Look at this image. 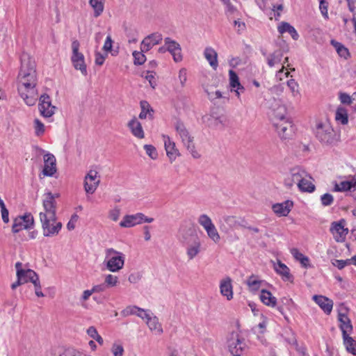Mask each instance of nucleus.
<instances>
[{"mask_svg":"<svg viewBox=\"0 0 356 356\" xmlns=\"http://www.w3.org/2000/svg\"><path fill=\"white\" fill-rule=\"evenodd\" d=\"M104 0H89L90 5L94 10V17H98L104 11Z\"/></svg>","mask_w":356,"mask_h":356,"instance_id":"nucleus-39","label":"nucleus"},{"mask_svg":"<svg viewBox=\"0 0 356 356\" xmlns=\"http://www.w3.org/2000/svg\"><path fill=\"white\" fill-rule=\"evenodd\" d=\"M229 85L232 88L241 89V91H245V88L241 84L237 74L232 70L229 71Z\"/></svg>","mask_w":356,"mask_h":356,"instance_id":"nucleus-37","label":"nucleus"},{"mask_svg":"<svg viewBox=\"0 0 356 356\" xmlns=\"http://www.w3.org/2000/svg\"><path fill=\"white\" fill-rule=\"evenodd\" d=\"M315 135L318 141L327 146H336L340 141V135L337 134L329 123H318Z\"/></svg>","mask_w":356,"mask_h":356,"instance_id":"nucleus-2","label":"nucleus"},{"mask_svg":"<svg viewBox=\"0 0 356 356\" xmlns=\"http://www.w3.org/2000/svg\"><path fill=\"white\" fill-rule=\"evenodd\" d=\"M312 299L327 314H330L332 310L333 301L321 295H314Z\"/></svg>","mask_w":356,"mask_h":356,"instance_id":"nucleus-21","label":"nucleus"},{"mask_svg":"<svg viewBox=\"0 0 356 356\" xmlns=\"http://www.w3.org/2000/svg\"><path fill=\"white\" fill-rule=\"evenodd\" d=\"M227 344L229 350L233 356H241L245 348V343L238 334L232 332L227 340Z\"/></svg>","mask_w":356,"mask_h":356,"instance_id":"nucleus-10","label":"nucleus"},{"mask_svg":"<svg viewBox=\"0 0 356 356\" xmlns=\"http://www.w3.org/2000/svg\"><path fill=\"white\" fill-rule=\"evenodd\" d=\"M338 321L340 322L339 328L341 330L342 336L348 335L353 332V325L346 313L339 312Z\"/></svg>","mask_w":356,"mask_h":356,"instance_id":"nucleus-22","label":"nucleus"},{"mask_svg":"<svg viewBox=\"0 0 356 356\" xmlns=\"http://www.w3.org/2000/svg\"><path fill=\"white\" fill-rule=\"evenodd\" d=\"M204 56L211 67L213 70H216L218 66L217 52L212 47H206Z\"/></svg>","mask_w":356,"mask_h":356,"instance_id":"nucleus-30","label":"nucleus"},{"mask_svg":"<svg viewBox=\"0 0 356 356\" xmlns=\"http://www.w3.org/2000/svg\"><path fill=\"white\" fill-rule=\"evenodd\" d=\"M198 223L205 229L208 236L214 242L218 243L220 236L211 219L207 214H201L198 219Z\"/></svg>","mask_w":356,"mask_h":356,"instance_id":"nucleus-7","label":"nucleus"},{"mask_svg":"<svg viewBox=\"0 0 356 356\" xmlns=\"http://www.w3.org/2000/svg\"><path fill=\"white\" fill-rule=\"evenodd\" d=\"M118 282V278L117 276L108 274L105 277L104 283L107 285V287H113L116 286Z\"/></svg>","mask_w":356,"mask_h":356,"instance_id":"nucleus-52","label":"nucleus"},{"mask_svg":"<svg viewBox=\"0 0 356 356\" xmlns=\"http://www.w3.org/2000/svg\"><path fill=\"white\" fill-rule=\"evenodd\" d=\"M278 31L282 34L288 32L292 38L296 40L299 38V35L295 28L288 22H281L278 26Z\"/></svg>","mask_w":356,"mask_h":356,"instance_id":"nucleus-32","label":"nucleus"},{"mask_svg":"<svg viewBox=\"0 0 356 356\" xmlns=\"http://www.w3.org/2000/svg\"><path fill=\"white\" fill-rule=\"evenodd\" d=\"M335 120L343 125L348 124V117L346 109L343 107H339L336 111Z\"/></svg>","mask_w":356,"mask_h":356,"instance_id":"nucleus-38","label":"nucleus"},{"mask_svg":"<svg viewBox=\"0 0 356 356\" xmlns=\"http://www.w3.org/2000/svg\"><path fill=\"white\" fill-rule=\"evenodd\" d=\"M220 293L230 300L233 298L232 279L229 277L222 280L220 283Z\"/></svg>","mask_w":356,"mask_h":356,"instance_id":"nucleus-24","label":"nucleus"},{"mask_svg":"<svg viewBox=\"0 0 356 356\" xmlns=\"http://www.w3.org/2000/svg\"><path fill=\"white\" fill-rule=\"evenodd\" d=\"M179 238L185 245H190L200 240L195 229L192 227L181 226L179 230Z\"/></svg>","mask_w":356,"mask_h":356,"instance_id":"nucleus-12","label":"nucleus"},{"mask_svg":"<svg viewBox=\"0 0 356 356\" xmlns=\"http://www.w3.org/2000/svg\"><path fill=\"white\" fill-rule=\"evenodd\" d=\"M34 127L36 136H40L44 133V125L40 120H34Z\"/></svg>","mask_w":356,"mask_h":356,"instance_id":"nucleus-50","label":"nucleus"},{"mask_svg":"<svg viewBox=\"0 0 356 356\" xmlns=\"http://www.w3.org/2000/svg\"><path fill=\"white\" fill-rule=\"evenodd\" d=\"M356 189V179L353 178L350 181H343L340 183L335 182L333 191L345 192L355 191Z\"/></svg>","mask_w":356,"mask_h":356,"instance_id":"nucleus-26","label":"nucleus"},{"mask_svg":"<svg viewBox=\"0 0 356 356\" xmlns=\"http://www.w3.org/2000/svg\"><path fill=\"white\" fill-rule=\"evenodd\" d=\"M120 211L118 208H115L109 212V218L113 221H117L119 218Z\"/></svg>","mask_w":356,"mask_h":356,"instance_id":"nucleus-64","label":"nucleus"},{"mask_svg":"<svg viewBox=\"0 0 356 356\" xmlns=\"http://www.w3.org/2000/svg\"><path fill=\"white\" fill-rule=\"evenodd\" d=\"M79 216L76 213H74L70 220L67 224V228L68 230L71 231L75 228V224L78 221Z\"/></svg>","mask_w":356,"mask_h":356,"instance_id":"nucleus-57","label":"nucleus"},{"mask_svg":"<svg viewBox=\"0 0 356 356\" xmlns=\"http://www.w3.org/2000/svg\"><path fill=\"white\" fill-rule=\"evenodd\" d=\"M260 299L264 305L269 307H273L277 303L276 298L273 296L272 293L266 289L261 291Z\"/></svg>","mask_w":356,"mask_h":356,"instance_id":"nucleus-31","label":"nucleus"},{"mask_svg":"<svg viewBox=\"0 0 356 356\" xmlns=\"http://www.w3.org/2000/svg\"><path fill=\"white\" fill-rule=\"evenodd\" d=\"M143 51H135L133 52V57H134V63L136 65H143L145 60L146 57L143 53Z\"/></svg>","mask_w":356,"mask_h":356,"instance_id":"nucleus-48","label":"nucleus"},{"mask_svg":"<svg viewBox=\"0 0 356 356\" xmlns=\"http://www.w3.org/2000/svg\"><path fill=\"white\" fill-rule=\"evenodd\" d=\"M128 127L131 134L136 138L142 139L145 137V134L142 125L136 118H132L128 123Z\"/></svg>","mask_w":356,"mask_h":356,"instance_id":"nucleus-28","label":"nucleus"},{"mask_svg":"<svg viewBox=\"0 0 356 356\" xmlns=\"http://www.w3.org/2000/svg\"><path fill=\"white\" fill-rule=\"evenodd\" d=\"M38 109L40 115L44 118L51 117L56 111V107L51 104L50 97L43 94L40 97Z\"/></svg>","mask_w":356,"mask_h":356,"instance_id":"nucleus-11","label":"nucleus"},{"mask_svg":"<svg viewBox=\"0 0 356 356\" xmlns=\"http://www.w3.org/2000/svg\"><path fill=\"white\" fill-rule=\"evenodd\" d=\"M22 280L24 283L28 282H33L39 277L38 274L31 269H26L24 270V273L22 275Z\"/></svg>","mask_w":356,"mask_h":356,"instance_id":"nucleus-45","label":"nucleus"},{"mask_svg":"<svg viewBox=\"0 0 356 356\" xmlns=\"http://www.w3.org/2000/svg\"><path fill=\"white\" fill-rule=\"evenodd\" d=\"M44 198L42 205L45 212H40V215H45L49 218L56 217V202L53 201L51 192H47L44 194Z\"/></svg>","mask_w":356,"mask_h":356,"instance_id":"nucleus-14","label":"nucleus"},{"mask_svg":"<svg viewBox=\"0 0 356 356\" xmlns=\"http://www.w3.org/2000/svg\"><path fill=\"white\" fill-rule=\"evenodd\" d=\"M137 312H144V309L140 308L137 306H128L121 312V315L123 317H127L130 315H136Z\"/></svg>","mask_w":356,"mask_h":356,"instance_id":"nucleus-47","label":"nucleus"},{"mask_svg":"<svg viewBox=\"0 0 356 356\" xmlns=\"http://www.w3.org/2000/svg\"><path fill=\"white\" fill-rule=\"evenodd\" d=\"M98 172L96 170H90L85 177L84 188L87 193L92 194L96 191L100 181H94Z\"/></svg>","mask_w":356,"mask_h":356,"instance_id":"nucleus-19","label":"nucleus"},{"mask_svg":"<svg viewBox=\"0 0 356 356\" xmlns=\"http://www.w3.org/2000/svg\"><path fill=\"white\" fill-rule=\"evenodd\" d=\"M40 219L44 236L53 237L58 234L63 225L56 221V217L49 218L45 215H40Z\"/></svg>","mask_w":356,"mask_h":356,"instance_id":"nucleus-6","label":"nucleus"},{"mask_svg":"<svg viewBox=\"0 0 356 356\" xmlns=\"http://www.w3.org/2000/svg\"><path fill=\"white\" fill-rule=\"evenodd\" d=\"M112 44H113V40H112L111 36L110 35H107V37L106 38V40H105V42H104V47H103V49L106 51H111Z\"/></svg>","mask_w":356,"mask_h":356,"instance_id":"nucleus-61","label":"nucleus"},{"mask_svg":"<svg viewBox=\"0 0 356 356\" xmlns=\"http://www.w3.org/2000/svg\"><path fill=\"white\" fill-rule=\"evenodd\" d=\"M246 284L251 291H257L261 286V281L258 280L254 275H252L248 278Z\"/></svg>","mask_w":356,"mask_h":356,"instance_id":"nucleus-43","label":"nucleus"},{"mask_svg":"<svg viewBox=\"0 0 356 356\" xmlns=\"http://www.w3.org/2000/svg\"><path fill=\"white\" fill-rule=\"evenodd\" d=\"M321 202L324 207L330 206L334 202V197L330 193H325L321 196Z\"/></svg>","mask_w":356,"mask_h":356,"instance_id":"nucleus-49","label":"nucleus"},{"mask_svg":"<svg viewBox=\"0 0 356 356\" xmlns=\"http://www.w3.org/2000/svg\"><path fill=\"white\" fill-rule=\"evenodd\" d=\"M342 337L346 351L348 353L356 355V341L350 337L349 334Z\"/></svg>","mask_w":356,"mask_h":356,"instance_id":"nucleus-35","label":"nucleus"},{"mask_svg":"<svg viewBox=\"0 0 356 356\" xmlns=\"http://www.w3.org/2000/svg\"><path fill=\"white\" fill-rule=\"evenodd\" d=\"M283 53L281 50H276L267 56V63L270 67H274L276 64L281 63Z\"/></svg>","mask_w":356,"mask_h":356,"instance_id":"nucleus-36","label":"nucleus"},{"mask_svg":"<svg viewBox=\"0 0 356 356\" xmlns=\"http://www.w3.org/2000/svg\"><path fill=\"white\" fill-rule=\"evenodd\" d=\"M201 243L198 240L190 245H187L186 254L189 259H194L200 252Z\"/></svg>","mask_w":356,"mask_h":356,"instance_id":"nucleus-33","label":"nucleus"},{"mask_svg":"<svg viewBox=\"0 0 356 356\" xmlns=\"http://www.w3.org/2000/svg\"><path fill=\"white\" fill-rule=\"evenodd\" d=\"M155 74V73L152 71H147V74L145 76V78L146 80L148 81L151 87L152 88H154L155 86H156V79L154 77V74Z\"/></svg>","mask_w":356,"mask_h":356,"instance_id":"nucleus-58","label":"nucleus"},{"mask_svg":"<svg viewBox=\"0 0 356 356\" xmlns=\"http://www.w3.org/2000/svg\"><path fill=\"white\" fill-rule=\"evenodd\" d=\"M345 220L334 221L331 223L330 231L337 242H343L348 233V228H344Z\"/></svg>","mask_w":356,"mask_h":356,"instance_id":"nucleus-13","label":"nucleus"},{"mask_svg":"<svg viewBox=\"0 0 356 356\" xmlns=\"http://www.w3.org/2000/svg\"><path fill=\"white\" fill-rule=\"evenodd\" d=\"M293 202L291 200H286L282 203H277L273 205V211L279 216H286L291 211Z\"/></svg>","mask_w":356,"mask_h":356,"instance_id":"nucleus-23","label":"nucleus"},{"mask_svg":"<svg viewBox=\"0 0 356 356\" xmlns=\"http://www.w3.org/2000/svg\"><path fill=\"white\" fill-rule=\"evenodd\" d=\"M80 43L77 40H74L72 42V56L71 62L73 67L76 70H80L81 73L83 76H86L88 74L87 66L85 63V57L83 54L79 52Z\"/></svg>","mask_w":356,"mask_h":356,"instance_id":"nucleus-5","label":"nucleus"},{"mask_svg":"<svg viewBox=\"0 0 356 356\" xmlns=\"http://www.w3.org/2000/svg\"><path fill=\"white\" fill-rule=\"evenodd\" d=\"M328 2L326 0H320L319 8L325 19H328Z\"/></svg>","mask_w":356,"mask_h":356,"instance_id":"nucleus-56","label":"nucleus"},{"mask_svg":"<svg viewBox=\"0 0 356 356\" xmlns=\"http://www.w3.org/2000/svg\"><path fill=\"white\" fill-rule=\"evenodd\" d=\"M350 264L351 259H335L334 261H332V264L339 270L343 269L345 268V266L350 265Z\"/></svg>","mask_w":356,"mask_h":356,"instance_id":"nucleus-54","label":"nucleus"},{"mask_svg":"<svg viewBox=\"0 0 356 356\" xmlns=\"http://www.w3.org/2000/svg\"><path fill=\"white\" fill-rule=\"evenodd\" d=\"M175 129L181 138L182 143L191 152L192 156L194 159H199L200 154L195 150V147L193 143V137L190 135L184 123L181 121H177L175 124Z\"/></svg>","mask_w":356,"mask_h":356,"instance_id":"nucleus-4","label":"nucleus"},{"mask_svg":"<svg viewBox=\"0 0 356 356\" xmlns=\"http://www.w3.org/2000/svg\"><path fill=\"white\" fill-rule=\"evenodd\" d=\"M309 174L301 167L296 166L290 169L289 176L284 179V185L290 188L294 184L297 185L303 178H306Z\"/></svg>","mask_w":356,"mask_h":356,"instance_id":"nucleus-8","label":"nucleus"},{"mask_svg":"<svg viewBox=\"0 0 356 356\" xmlns=\"http://www.w3.org/2000/svg\"><path fill=\"white\" fill-rule=\"evenodd\" d=\"M273 124L281 139L286 140L292 136L293 129L291 121L289 119L280 122H274Z\"/></svg>","mask_w":356,"mask_h":356,"instance_id":"nucleus-15","label":"nucleus"},{"mask_svg":"<svg viewBox=\"0 0 356 356\" xmlns=\"http://www.w3.org/2000/svg\"><path fill=\"white\" fill-rule=\"evenodd\" d=\"M44 168L42 173L44 176L52 177L56 172V160L51 153L44 155Z\"/></svg>","mask_w":356,"mask_h":356,"instance_id":"nucleus-17","label":"nucleus"},{"mask_svg":"<svg viewBox=\"0 0 356 356\" xmlns=\"http://www.w3.org/2000/svg\"><path fill=\"white\" fill-rule=\"evenodd\" d=\"M339 99L342 104H350L352 103V98L347 93H341Z\"/></svg>","mask_w":356,"mask_h":356,"instance_id":"nucleus-62","label":"nucleus"},{"mask_svg":"<svg viewBox=\"0 0 356 356\" xmlns=\"http://www.w3.org/2000/svg\"><path fill=\"white\" fill-rule=\"evenodd\" d=\"M178 77L181 86L184 87L187 81V72L185 68H181L179 70Z\"/></svg>","mask_w":356,"mask_h":356,"instance_id":"nucleus-59","label":"nucleus"},{"mask_svg":"<svg viewBox=\"0 0 356 356\" xmlns=\"http://www.w3.org/2000/svg\"><path fill=\"white\" fill-rule=\"evenodd\" d=\"M300 191L302 192L312 193L315 191V186L311 181L303 178L301 181L298 184Z\"/></svg>","mask_w":356,"mask_h":356,"instance_id":"nucleus-41","label":"nucleus"},{"mask_svg":"<svg viewBox=\"0 0 356 356\" xmlns=\"http://www.w3.org/2000/svg\"><path fill=\"white\" fill-rule=\"evenodd\" d=\"M146 323L151 330H157L160 332H162L161 325L159 323L157 317H152L150 315L146 319Z\"/></svg>","mask_w":356,"mask_h":356,"instance_id":"nucleus-44","label":"nucleus"},{"mask_svg":"<svg viewBox=\"0 0 356 356\" xmlns=\"http://www.w3.org/2000/svg\"><path fill=\"white\" fill-rule=\"evenodd\" d=\"M21 67L18 75V91L28 106H33L37 101L35 87L37 76L35 60L27 53H22L20 57Z\"/></svg>","mask_w":356,"mask_h":356,"instance_id":"nucleus-1","label":"nucleus"},{"mask_svg":"<svg viewBox=\"0 0 356 356\" xmlns=\"http://www.w3.org/2000/svg\"><path fill=\"white\" fill-rule=\"evenodd\" d=\"M111 352L113 356H122L124 354V348L121 344L113 343L111 348Z\"/></svg>","mask_w":356,"mask_h":356,"instance_id":"nucleus-55","label":"nucleus"},{"mask_svg":"<svg viewBox=\"0 0 356 356\" xmlns=\"http://www.w3.org/2000/svg\"><path fill=\"white\" fill-rule=\"evenodd\" d=\"M33 285H34V287H35V295L38 296V297H44V293L42 292V290H41V285H40V280H39V277L37 279V280H35L33 282Z\"/></svg>","mask_w":356,"mask_h":356,"instance_id":"nucleus-60","label":"nucleus"},{"mask_svg":"<svg viewBox=\"0 0 356 356\" xmlns=\"http://www.w3.org/2000/svg\"><path fill=\"white\" fill-rule=\"evenodd\" d=\"M144 149L146 152V154L152 159H156L157 158L158 154L156 152V148L152 145H145Z\"/></svg>","mask_w":356,"mask_h":356,"instance_id":"nucleus-51","label":"nucleus"},{"mask_svg":"<svg viewBox=\"0 0 356 356\" xmlns=\"http://www.w3.org/2000/svg\"><path fill=\"white\" fill-rule=\"evenodd\" d=\"M162 41V35L159 33H152L145 37L140 44V49L142 51H148L154 46L159 44Z\"/></svg>","mask_w":356,"mask_h":356,"instance_id":"nucleus-18","label":"nucleus"},{"mask_svg":"<svg viewBox=\"0 0 356 356\" xmlns=\"http://www.w3.org/2000/svg\"><path fill=\"white\" fill-rule=\"evenodd\" d=\"M124 260L125 257L123 253L113 248L106 250L104 264L109 271L115 273L121 270L124 265Z\"/></svg>","mask_w":356,"mask_h":356,"instance_id":"nucleus-3","label":"nucleus"},{"mask_svg":"<svg viewBox=\"0 0 356 356\" xmlns=\"http://www.w3.org/2000/svg\"><path fill=\"white\" fill-rule=\"evenodd\" d=\"M274 269L277 274L282 276L284 281H293V277L290 273L289 268L282 261H278L277 264L275 265Z\"/></svg>","mask_w":356,"mask_h":356,"instance_id":"nucleus-29","label":"nucleus"},{"mask_svg":"<svg viewBox=\"0 0 356 356\" xmlns=\"http://www.w3.org/2000/svg\"><path fill=\"white\" fill-rule=\"evenodd\" d=\"M291 252L294 258L300 262L303 267L307 268L309 266V258L305 256L302 253L300 252L297 248H293L291 250Z\"/></svg>","mask_w":356,"mask_h":356,"instance_id":"nucleus-40","label":"nucleus"},{"mask_svg":"<svg viewBox=\"0 0 356 356\" xmlns=\"http://www.w3.org/2000/svg\"><path fill=\"white\" fill-rule=\"evenodd\" d=\"M286 108L284 105L277 104L276 108H273L271 110L270 116L273 122L288 120L286 118Z\"/></svg>","mask_w":356,"mask_h":356,"instance_id":"nucleus-27","label":"nucleus"},{"mask_svg":"<svg viewBox=\"0 0 356 356\" xmlns=\"http://www.w3.org/2000/svg\"><path fill=\"white\" fill-rule=\"evenodd\" d=\"M206 119L207 120L208 126H214V127H218L220 124H221L223 127H225V120L221 117H217L213 118L212 116H204L203 120L204 122L206 121Z\"/></svg>","mask_w":356,"mask_h":356,"instance_id":"nucleus-42","label":"nucleus"},{"mask_svg":"<svg viewBox=\"0 0 356 356\" xmlns=\"http://www.w3.org/2000/svg\"><path fill=\"white\" fill-rule=\"evenodd\" d=\"M141 111L139 114L140 119H145L147 115H149L150 118H152L154 110L151 107L150 104L145 100H143L140 102Z\"/></svg>","mask_w":356,"mask_h":356,"instance_id":"nucleus-34","label":"nucleus"},{"mask_svg":"<svg viewBox=\"0 0 356 356\" xmlns=\"http://www.w3.org/2000/svg\"><path fill=\"white\" fill-rule=\"evenodd\" d=\"M223 222L228 226L229 229L238 228V217L234 216H224L222 218Z\"/></svg>","mask_w":356,"mask_h":356,"instance_id":"nucleus-46","label":"nucleus"},{"mask_svg":"<svg viewBox=\"0 0 356 356\" xmlns=\"http://www.w3.org/2000/svg\"><path fill=\"white\" fill-rule=\"evenodd\" d=\"M34 224L33 217L31 213H25L15 218L12 226V231L17 233L22 229H31Z\"/></svg>","mask_w":356,"mask_h":356,"instance_id":"nucleus-9","label":"nucleus"},{"mask_svg":"<svg viewBox=\"0 0 356 356\" xmlns=\"http://www.w3.org/2000/svg\"><path fill=\"white\" fill-rule=\"evenodd\" d=\"M141 213H137L134 215H126L120 222L122 227H131L136 225L141 224Z\"/></svg>","mask_w":356,"mask_h":356,"instance_id":"nucleus-25","label":"nucleus"},{"mask_svg":"<svg viewBox=\"0 0 356 356\" xmlns=\"http://www.w3.org/2000/svg\"><path fill=\"white\" fill-rule=\"evenodd\" d=\"M106 56H107V54L104 56L103 54H102L99 52H96L95 53V64L97 65H102L104 63Z\"/></svg>","mask_w":356,"mask_h":356,"instance_id":"nucleus-63","label":"nucleus"},{"mask_svg":"<svg viewBox=\"0 0 356 356\" xmlns=\"http://www.w3.org/2000/svg\"><path fill=\"white\" fill-rule=\"evenodd\" d=\"M287 86L290 88L293 96L299 95L298 84L294 79H289L287 81Z\"/></svg>","mask_w":356,"mask_h":356,"instance_id":"nucleus-53","label":"nucleus"},{"mask_svg":"<svg viewBox=\"0 0 356 356\" xmlns=\"http://www.w3.org/2000/svg\"><path fill=\"white\" fill-rule=\"evenodd\" d=\"M162 137L164 142L166 154L170 162H172L178 156H179V150L176 148L175 142H173L168 136L163 135Z\"/></svg>","mask_w":356,"mask_h":356,"instance_id":"nucleus-20","label":"nucleus"},{"mask_svg":"<svg viewBox=\"0 0 356 356\" xmlns=\"http://www.w3.org/2000/svg\"><path fill=\"white\" fill-rule=\"evenodd\" d=\"M164 42H165L166 49L172 56L174 61L176 63L181 61L182 55L180 44L169 37L165 38Z\"/></svg>","mask_w":356,"mask_h":356,"instance_id":"nucleus-16","label":"nucleus"}]
</instances>
